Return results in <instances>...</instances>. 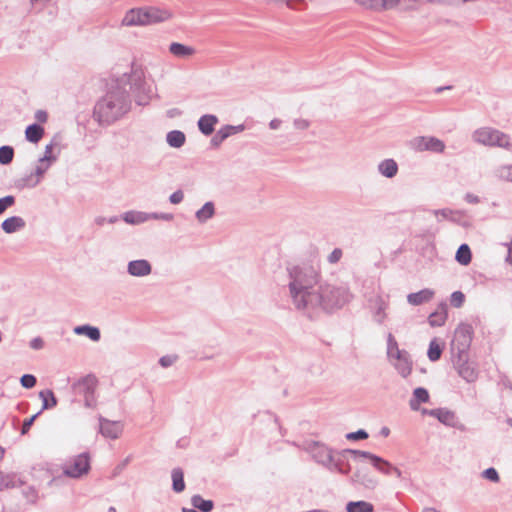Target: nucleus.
<instances>
[{
  "label": "nucleus",
  "instance_id": "nucleus-1",
  "mask_svg": "<svg viewBox=\"0 0 512 512\" xmlns=\"http://www.w3.org/2000/svg\"><path fill=\"white\" fill-rule=\"evenodd\" d=\"M289 296L294 307L313 317L342 308L353 297L346 285H333L321 280L318 267L301 264L287 267Z\"/></svg>",
  "mask_w": 512,
  "mask_h": 512
},
{
  "label": "nucleus",
  "instance_id": "nucleus-2",
  "mask_svg": "<svg viewBox=\"0 0 512 512\" xmlns=\"http://www.w3.org/2000/svg\"><path fill=\"white\" fill-rule=\"evenodd\" d=\"M115 74L121 75L107 83V93L98 103V124H112L130 109V95L138 105H146L151 97V87L145 81L142 64L132 61L129 72L121 73L119 67Z\"/></svg>",
  "mask_w": 512,
  "mask_h": 512
},
{
  "label": "nucleus",
  "instance_id": "nucleus-3",
  "mask_svg": "<svg viewBox=\"0 0 512 512\" xmlns=\"http://www.w3.org/2000/svg\"><path fill=\"white\" fill-rule=\"evenodd\" d=\"M170 16L168 10L155 7L133 8L125 14L122 24L125 26L148 25L165 21Z\"/></svg>",
  "mask_w": 512,
  "mask_h": 512
},
{
  "label": "nucleus",
  "instance_id": "nucleus-4",
  "mask_svg": "<svg viewBox=\"0 0 512 512\" xmlns=\"http://www.w3.org/2000/svg\"><path fill=\"white\" fill-rule=\"evenodd\" d=\"M350 456L354 457V459H365L367 456V451L349 448L342 450L334 449L332 459L328 465L327 470L331 473H338L344 476H348L351 472V465L349 462Z\"/></svg>",
  "mask_w": 512,
  "mask_h": 512
},
{
  "label": "nucleus",
  "instance_id": "nucleus-5",
  "mask_svg": "<svg viewBox=\"0 0 512 512\" xmlns=\"http://www.w3.org/2000/svg\"><path fill=\"white\" fill-rule=\"evenodd\" d=\"M473 327L467 323H461L454 332V339L452 341V351L454 356L468 355L472 338Z\"/></svg>",
  "mask_w": 512,
  "mask_h": 512
},
{
  "label": "nucleus",
  "instance_id": "nucleus-6",
  "mask_svg": "<svg viewBox=\"0 0 512 512\" xmlns=\"http://www.w3.org/2000/svg\"><path fill=\"white\" fill-rule=\"evenodd\" d=\"M472 138L485 146L507 148L510 145L509 136L500 130H474Z\"/></svg>",
  "mask_w": 512,
  "mask_h": 512
},
{
  "label": "nucleus",
  "instance_id": "nucleus-7",
  "mask_svg": "<svg viewBox=\"0 0 512 512\" xmlns=\"http://www.w3.org/2000/svg\"><path fill=\"white\" fill-rule=\"evenodd\" d=\"M90 469L89 456L82 453L67 460L62 465V473L64 476L77 479L87 474Z\"/></svg>",
  "mask_w": 512,
  "mask_h": 512
},
{
  "label": "nucleus",
  "instance_id": "nucleus-8",
  "mask_svg": "<svg viewBox=\"0 0 512 512\" xmlns=\"http://www.w3.org/2000/svg\"><path fill=\"white\" fill-rule=\"evenodd\" d=\"M311 458L319 465L328 468V465L332 459L334 449L319 441H308L303 446Z\"/></svg>",
  "mask_w": 512,
  "mask_h": 512
},
{
  "label": "nucleus",
  "instance_id": "nucleus-9",
  "mask_svg": "<svg viewBox=\"0 0 512 512\" xmlns=\"http://www.w3.org/2000/svg\"><path fill=\"white\" fill-rule=\"evenodd\" d=\"M74 391L77 395L84 397L87 407L95 406L96 377L89 374L74 384Z\"/></svg>",
  "mask_w": 512,
  "mask_h": 512
},
{
  "label": "nucleus",
  "instance_id": "nucleus-10",
  "mask_svg": "<svg viewBox=\"0 0 512 512\" xmlns=\"http://www.w3.org/2000/svg\"><path fill=\"white\" fill-rule=\"evenodd\" d=\"M350 482L355 486H361L366 490H374L379 485V480L364 466H359L350 475Z\"/></svg>",
  "mask_w": 512,
  "mask_h": 512
},
{
  "label": "nucleus",
  "instance_id": "nucleus-11",
  "mask_svg": "<svg viewBox=\"0 0 512 512\" xmlns=\"http://www.w3.org/2000/svg\"><path fill=\"white\" fill-rule=\"evenodd\" d=\"M124 431V423L122 421H113L104 417H98V433L105 439H118Z\"/></svg>",
  "mask_w": 512,
  "mask_h": 512
},
{
  "label": "nucleus",
  "instance_id": "nucleus-12",
  "mask_svg": "<svg viewBox=\"0 0 512 512\" xmlns=\"http://www.w3.org/2000/svg\"><path fill=\"white\" fill-rule=\"evenodd\" d=\"M453 363L459 376L462 377L466 382L472 383L477 380L478 372L475 367H473L468 362V355L454 356Z\"/></svg>",
  "mask_w": 512,
  "mask_h": 512
},
{
  "label": "nucleus",
  "instance_id": "nucleus-13",
  "mask_svg": "<svg viewBox=\"0 0 512 512\" xmlns=\"http://www.w3.org/2000/svg\"><path fill=\"white\" fill-rule=\"evenodd\" d=\"M412 146L419 151L427 150L432 152H442L445 148V145L441 140L435 137L426 136L416 137L412 141Z\"/></svg>",
  "mask_w": 512,
  "mask_h": 512
},
{
  "label": "nucleus",
  "instance_id": "nucleus-14",
  "mask_svg": "<svg viewBox=\"0 0 512 512\" xmlns=\"http://www.w3.org/2000/svg\"><path fill=\"white\" fill-rule=\"evenodd\" d=\"M127 272L134 277H144L152 272V266L148 260H132L127 265Z\"/></svg>",
  "mask_w": 512,
  "mask_h": 512
},
{
  "label": "nucleus",
  "instance_id": "nucleus-15",
  "mask_svg": "<svg viewBox=\"0 0 512 512\" xmlns=\"http://www.w3.org/2000/svg\"><path fill=\"white\" fill-rule=\"evenodd\" d=\"M431 417L436 418L440 423L448 427L459 428L456 414L446 408H436L430 413Z\"/></svg>",
  "mask_w": 512,
  "mask_h": 512
},
{
  "label": "nucleus",
  "instance_id": "nucleus-16",
  "mask_svg": "<svg viewBox=\"0 0 512 512\" xmlns=\"http://www.w3.org/2000/svg\"><path fill=\"white\" fill-rule=\"evenodd\" d=\"M365 459H368L372 466L380 473L387 476L392 475V469L394 465H392L389 461L385 460L384 458L367 451V456L365 457Z\"/></svg>",
  "mask_w": 512,
  "mask_h": 512
},
{
  "label": "nucleus",
  "instance_id": "nucleus-17",
  "mask_svg": "<svg viewBox=\"0 0 512 512\" xmlns=\"http://www.w3.org/2000/svg\"><path fill=\"white\" fill-rule=\"evenodd\" d=\"M429 392L424 387H417L414 389L411 399L409 400V407L413 411L420 410L422 403L429 402Z\"/></svg>",
  "mask_w": 512,
  "mask_h": 512
},
{
  "label": "nucleus",
  "instance_id": "nucleus-18",
  "mask_svg": "<svg viewBox=\"0 0 512 512\" xmlns=\"http://www.w3.org/2000/svg\"><path fill=\"white\" fill-rule=\"evenodd\" d=\"M434 294L435 293L432 289L425 288L418 292L408 294L407 302L410 305L419 306L429 302L433 298Z\"/></svg>",
  "mask_w": 512,
  "mask_h": 512
},
{
  "label": "nucleus",
  "instance_id": "nucleus-19",
  "mask_svg": "<svg viewBox=\"0 0 512 512\" xmlns=\"http://www.w3.org/2000/svg\"><path fill=\"white\" fill-rule=\"evenodd\" d=\"M26 223L24 219L20 216H12L7 219H5L2 224L1 228L3 231L7 234L14 233L18 230H21L25 227Z\"/></svg>",
  "mask_w": 512,
  "mask_h": 512
},
{
  "label": "nucleus",
  "instance_id": "nucleus-20",
  "mask_svg": "<svg viewBox=\"0 0 512 512\" xmlns=\"http://www.w3.org/2000/svg\"><path fill=\"white\" fill-rule=\"evenodd\" d=\"M378 172L386 178H393L398 173V164L394 159H385L378 164Z\"/></svg>",
  "mask_w": 512,
  "mask_h": 512
},
{
  "label": "nucleus",
  "instance_id": "nucleus-21",
  "mask_svg": "<svg viewBox=\"0 0 512 512\" xmlns=\"http://www.w3.org/2000/svg\"><path fill=\"white\" fill-rule=\"evenodd\" d=\"M392 365L403 378H407L412 372V360L410 354L404 355V357L399 358L397 361H393Z\"/></svg>",
  "mask_w": 512,
  "mask_h": 512
},
{
  "label": "nucleus",
  "instance_id": "nucleus-22",
  "mask_svg": "<svg viewBox=\"0 0 512 512\" xmlns=\"http://www.w3.org/2000/svg\"><path fill=\"white\" fill-rule=\"evenodd\" d=\"M169 51L173 56L182 59L189 58L195 54V49L193 47L186 46L177 42L171 43Z\"/></svg>",
  "mask_w": 512,
  "mask_h": 512
},
{
  "label": "nucleus",
  "instance_id": "nucleus-23",
  "mask_svg": "<svg viewBox=\"0 0 512 512\" xmlns=\"http://www.w3.org/2000/svg\"><path fill=\"white\" fill-rule=\"evenodd\" d=\"M172 490L175 493H181L185 490L184 471L180 467L173 468L171 471Z\"/></svg>",
  "mask_w": 512,
  "mask_h": 512
},
{
  "label": "nucleus",
  "instance_id": "nucleus-24",
  "mask_svg": "<svg viewBox=\"0 0 512 512\" xmlns=\"http://www.w3.org/2000/svg\"><path fill=\"white\" fill-rule=\"evenodd\" d=\"M23 482L15 473H4L0 471V491L22 485Z\"/></svg>",
  "mask_w": 512,
  "mask_h": 512
},
{
  "label": "nucleus",
  "instance_id": "nucleus-25",
  "mask_svg": "<svg viewBox=\"0 0 512 512\" xmlns=\"http://www.w3.org/2000/svg\"><path fill=\"white\" fill-rule=\"evenodd\" d=\"M215 215V205L213 202H206L199 210L195 213V218L201 224L206 223Z\"/></svg>",
  "mask_w": 512,
  "mask_h": 512
},
{
  "label": "nucleus",
  "instance_id": "nucleus-26",
  "mask_svg": "<svg viewBox=\"0 0 512 512\" xmlns=\"http://www.w3.org/2000/svg\"><path fill=\"white\" fill-rule=\"evenodd\" d=\"M191 505L200 512H211L214 509V502L204 499L201 495L195 494L190 499Z\"/></svg>",
  "mask_w": 512,
  "mask_h": 512
},
{
  "label": "nucleus",
  "instance_id": "nucleus-27",
  "mask_svg": "<svg viewBox=\"0 0 512 512\" xmlns=\"http://www.w3.org/2000/svg\"><path fill=\"white\" fill-rule=\"evenodd\" d=\"M122 218L130 225H139L148 221L147 212L142 211H127Z\"/></svg>",
  "mask_w": 512,
  "mask_h": 512
},
{
  "label": "nucleus",
  "instance_id": "nucleus-28",
  "mask_svg": "<svg viewBox=\"0 0 512 512\" xmlns=\"http://www.w3.org/2000/svg\"><path fill=\"white\" fill-rule=\"evenodd\" d=\"M345 510L346 512H374V505L364 500L350 501L346 504Z\"/></svg>",
  "mask_w": 512,
  "mask_h": 512
},
{
  "label": "nucleus",
  "instance_id": "nucleus-29",
  "mask_svg": "<svg viewBox=\"0 0 512 512\" xmlns=\"http://www.w3.org/2000/svg\"><path fill=\"white\" fill-rule=\"evenodd\" d=\"M56 160V157L53 155H44L38 160V163L35 167V175H37L41 180L46 173V171L50 168L51 164Z\"/></svg>",
  "mask_w": 512,
  "mask_h": 512
},
{
  "label": "nucleus",
  "instance_id": "nucleus-30",
  "mask_svg": "<svg viewBox=\"0 0 512 512\" xmlns=\"http://www.w3.org/2000/svg\"><path fill=\"white\" fill-rule=\"evenodd\" d=\"M493 175L500 181L512 182V165L502 164L495 167Z\"/></svg>",
  "mask_w": 512,
  "mask_h": 512
},
{
  "label": "nucleus",
  "instance_id": "nucleus-31",
  "mask_svg": "<svg viewBox=\"0 0 512 512\" xmlns=\"http://www.w3.org/2000/svg\"><path fill=\"white\" fill-rule=\"evenodd\" d=\"M447 319V305H441V311H435L430 314L428 321L432 327H440L442 326Z\"/></svg>",
  "mask_w": 512,
  "mask_h": 512
},
{
  "label": "nucleus",
  "instance_id": "nucleus-32",
  "mask_svg": "<svg viewBox=\"0 0 512 512\" xmlns=\"http://www.w3.org/2000/svg\"><path fill=\"white\" fill-rule=\"evenodd\" d=\"M185 140V134L181 130H171L166 136L167 143L173 148H180Z\"/></svg>",
  "mask_w": 512,
  "mask_h": 512
},
{
  "label": "nucleus",
  "instance_id": "nucleus-33",
  "mask_svg": "<svg viewBox=\"0 0 512 512\" xmlns=\"http://www.w3.org/2000/svg\"><path fill=\"white\" fill-rule=\"evenodd\" d=\"M41 182V179L35 175L34 172L26 175L16 181V186L19 189L34 188Z\"/></svg>",
  "mask_w": 512,
  "mask_h": 512
},
{
  "label": "nucleus",
  "instance_id": "nucleus-34",
  "mask_svg": "<svg viewBox=\"0 0 512 512\" xmlns=\"http://www.w3.org/2000/svg\"><path fill=\"white\" fill-rule=\"evenodd\" d=\"M471 250L467 244H461L456 252L455 259L462 265H468L471 262Z\"/></svg>",
  "mask_w": 512,
  "mask_h": 512
},
{
  "label": "nucleus",
  "instance_id": "nucleus-35",
  "mask_svg": "<svg viewBox=\"0 0 512 512\" xmlns=\"http://www.w3.org/2000/svg\"><path fill=\"white\" fill-rule=\"evenodd\" d=\"M39 397L42 399V410L53 408L57 405V399L52 390H44L39 392Z\"/></svg>",
  "mask_w": 512,
  "mask_h": 512
},
{
  "label": "nucleus",
  "instance_id": "nucleus-36",
  "mask_svg": "<svg viewBox=\"0 0 512 512\" xmlns=\"http://www.w3.org/2000/svg\"><path fill=\"white\" fill-rule=\"evenodd\" d=\"M239 130H218L216 134L212 136L211 146L217 148L225 139Z\"/></svg>",
  "mask_w": 512,
  "mask_h": 512
},
{
  "label": "nucleus",
  "instance_id": "nucleus-37",
  "mask_svg": "<svg viewBox=\"0 0 512 512\" xmlns=\"http://www.w3.org/2000/svg\"><path fill=\"white\" fill-rule=\"evenodd\" d=\"M73 332L77 335H85L92 341H96V327L90 325H80L73 329Z\"/></svg>",
  "mask_w": 512,
  "mask_h": 512
},
{
  "label": "nucleus",
  "instance_id": "nucleus-38",
  "mask_svg": "<svg viewBox=\"0 0 512 512\" xmlns=\"http://www.w3.org/2000/svg\"><path fill=\"white\" fill-rule=\"evenodd\" d=\"M441 354H442V348L436 342V340H432L429 344V348H428V352H427L428 358L431 361L435 362L440 359Z\"/></svg>",
  "mask_w": 512,
  "mask_h": 512
},
{
  "label": "nucleus",
  "instance_id": "nucleus-39",
  "mask_svg": "<svg viewBox=\"0 0 512 512\" xmlns=\"http://www.w3.org/2000/svg\"><path fill=\"white\" fill-rule=\"evenodd\" d=\"M14 150L11 146L0 147V164L7 165L12 162Z\"/></svg>",
  "mask_w": 512,
  "mask_h": 512
},
{
  "label": "nucleus",
  "instance_id": "nucleus-40",
  "mask_svg": "<svg viewBox=\"0 0 512 512\" xmlns=\"http://www.w3.org/2000/svg\"><path fill=\"white\" fill-rule=\"evenodd\" d=\"M218 124V118L215 115L207 114L198 121V128H214Z\"/></svg>",
  "mask_w": 512,
  "mask_h": 512
},
{
  "label": "nucleus",
  "instance_id": "nucleus-41",
  "mask_svg": "<svg viewBox=\"0 0 512 512\" xmlns=\"http://www.w3.org/2000/svg\"><path fill=\"white\" fill-rule=\"evenodd\" d=\"M35 119L37 122L33 123V124H29L26 128H41L40 124L46 123V121L48 119V114L44 110H38L35 113Z\"/></svg>",
  "mask_w": 512,
  "mask_h": 512
},
{
  "label": "nucleus",
  "instance_id": "nucleus-42",
  "mask_svg": "<svg viewBox=\"0 0 512 512\" xmlns=\"http://www.w3.org/2000/svg\"><path fill=\"white\" fill-rule=\"evenodd\" d=\"M147 217H148V221L149 220L172 221L174 219V215L172 213H164V212L147 213Z\"/></svg>",
  "mask_w": 512,
  "mask_h": 512
},
{
  "label": "nucleus",
  "instance_id": "nucleus-43",
  "mask_svg": "<svg viewBox=\"0 0 512 512\" xmlns=\"http://www.w3.org/2000/svg\"><path fill=\"white\" fill-rule=\"evenodd\" d=\"M177 360H178V355L168 354V355H164V356L160 357L159 364L163 368H168V367H171L172 365H174L177 362Z\"/></svg>",
  "mask_w": 512,
  "mask_h": 512
},
{
  "label": "nucleus",
  "instance_id": "nucleus-44",
  "mask_svg": "<svg viewBox=\"0 0 512 512\" xmlns=\"http://www.w3.org/2000/svg\"><path fill=\"white\" fill-rule=\"evenodd\" d=\"M465 301V295L461 291H455L451 294V305L460 308Z\"/></svg>",
  "mask_w": 512,
  "mask_h": 512
},
{
  "label": "nucleus",
  "instance_id": "nucleus-45",
  "mask_svg": "<svg viewBox=\"0 0 512 512\" xmlns=\"http://www.w3.org/2000/svg\"><path fill=\"white\" fill-rule=\"evenodd\" d=\"M45 130H25L26 138L28 141L37 143L44 136Z\"/></svg>",
  "mask_w": 512,
  "mask_h": 512
},
{
  "label": "nucleus",
  "instance_id": "nucleus-46",
  "mask_svg": "<svg viewBox=\"0 0 512 512\" xmlns=\"http://www.w3.org/2000/svg\"><path fill=\"white\" fill-rule=\"evenodd\" d=\"M36 377L32 374H24L20 378L21 385L26 389H31L36 385Z\"/></svg>",
  "mask_w": 512,
  "mask_h": 512
},
{
  "label": "nucleus",
  "instance_id": "nucleus-47",
  "mask_svg": "<svg viewBox=\"0 0 512 512\" xmlns=\"http://www.w3.org/2000/svg\"><path fill=\"white\" fill-rule=\"evenodd\" d=\"M369 437L368 433L364 429H359L355 432L346 434V439L351 441L364 440Z\"/></svg>",
  "mask_w": 512,
  "mask_h": 512
},
{
  "label": "nucleus",
  "instance_id": "nucleus-48",
  "mask_svg": "<svg viewBox=\"0 0 512 512\" xmlns=\"http://www.w3.org/2000/svg\"><path fill=\"white\" fill-rule=\"evenodd\" d=\"M15 203V197L12 195H7L3 198H0V215L3 214L9 207L13 206Z\"/></svg>",
  "mask_w": 512,
  "mask_h": 512
},
{
  "label": "nucleus",
  "instance_id": "nucleus-49",
  "mask_svg": "<svg viewBox=\"0 0 512 512\" xmlns=\"http://www.w3.org/2000/svg\"><path fill=\"white\" fill-rule=\"evenodd\" d=\"M356 2L365 8L380 10L382 0H356Z\"/></svg>",
  "mask_w": 512,
  "mask_h": 512
},
{
  "label": "nucleus",
  "instance_id": "nucleus-50",
  "mask_svg": "<svg viewBox=\"0 0 512 512\" xmlns=\"http://www.w3.org/2000/svg\"><path fill=\"white\" fill-rule=\"evenodd\" d=\"M482 476L492 482H498L500 480L497 470L493 467L487 468L483 471Z\"/></svg>",
  "mask_w": 512,
  "mask_h": 512
},
{
  "label": "nucleus",
  "instance_id": "nucleus-51",
  "mask_svg": "<svg viewBox=\"0 0 512 512\" xmlns=\"http://www.w3.org/2000/svg\"><path fill=\"white\" fill-rule=\"evenodd\" d=\"M399 349L395 337L389 333L387 336V355L392 354Z\"/></svg>",
  "mask_w": 512,
  "mask_h": 512
},
{
  "label": "nucleus",
  "instance_id": "nucleus-52",
  "mask_svg": "<svg viewBox=\"0 0 512 512\" xmlns=\"http://www.w3.org/2000/svg\"><path fill=\"white\" fill-rule=\"evenodd\" d=\"M40 413H41V411L34 414L33 416H31L30 418H28L24 421L22 428H21L22 435H25L28 433L29 429L31 428L32 424L34 423L35 419L39 416Z\"/></svg>",
  "mask_w": 512,
  "mask_h": 512
},
{
  "label": "nucleus",
  "instance_id": "nucleus-53",
  "mask_svg": "<svg viewBox=\"0 0 512 512\" xmlns=\"http://www.w3.org/2000/svg\"><path fill=\"white\" fill-rule=\"evenodd\" d=\"M287 6L293 10H303L307 7L304 0H287Z\"/></svg>",
  "mask_w": 512,
  "mask_h": 512
},
{
  "label": "nucleus",
  "instance_id": "nucleus-54",
  "mask_svg": "<svg viewBox=\"0 0 512 512\" xmlns=\"http://www.w3.org/2000/svg\"><path fill=\"white\" fill-rule=\"evenodd\" d=\"M183 199H184V193L182 190H177L169 196L170 203L174 204V205L181 203L183 201Z\"/></svg>",
  "mask_w": 512,
  "mask_h": 512
},
{
  "label": "nucleus",
  "instance_id": "nucleus-55",
  "mask_svg": "<svg viewBox=\"0 0 512 512\" xmlns=\"http://www.w3.org/2000/svg\"><path fill=\"white\" fill-rule=\"evenodd\" d=\"M342 257V250L335 248L328 256V262L331 264L337 263Z\"/></svg>",
  "mask_w": 512,
  "mask_h": 512
},
{
  "label": "nucleus",
  "instance_id": "nucleus-56",
  "mask_svg": "<svg viewBox=\"0 0 512 512\" xmlns=\"http://www.w3.org/2000/svg\"><path fill=\"white\" fill-rule=\"evenodd\" d=\"M453 213L454 211L449 208L433 210V214L437 217L440 216L442 219H450Z\"/></svg>",
  "mask_w": 512,
  "mask_h": 512
},
{
  "label": "nucleus",
  "instance_id": "nucleus-57",
  "mask_svg": "<svg viewBox=\"0 0 512 512\" xmlns=\"http://www.w3.org/2000/svg\"><path fill=\"white\" fill-rule=\"evenodd\" d=\"M407 354H409V353L406 350L398 349L394 353L388 354L387 357H388L389 361L392 363L393 361H397L399 358H402V357H404V355H407Z\"/></svg>",
  "mask_w": 512,
  "mask_h": 512
},
{
  "label": "nucleus",
  "instance_id": "nucleus-58",
  "mask_svg": "<svg viewBox=\"0 0 512 512\" xmlns=\"http://www.w3.org/2000/svg\"><path fill=\"white\" fill-rule=\"evenodd\" d=\"M464 200H465L467 203H469V204H478V203H480V202H481V199H480V197H479V196H477V195H475V194H473V193H470V192H468V193H466V194L464 195Z\"/></svg>",
  "mask_w": 512,
  "mask_h": 512
},
{
  "label": "nucleus",
  "instance_id": "nucleus-59",
  "mask_svg": "<svg viewBox=\"0 0 512 512\" xmlns=\"http://www.w3.org/2000/svg\"><path fill=\"white\" fill-rule=\"evenodd\" d=\"M30 347L34 350H40L44 347V341L40 337H36L30 341Z\"/></svg>",
  "mask_w": 512,
  "mask_h": 512
},
{
  "label": "nucleus",
  "instance_id": "nucleus-60",
  "mask_svg": "<svg viewBox=\"0 0 512 512\" xmlns=\"http://www.w3.org/2000/svg\"><path fill=\"white\" fill-rule=\"evenodd\" d=\"M385 308L383 305H380L377 310H376V313H375V317H376V321L378 323H383L385 317H386V314L384 312Z\"/></svg>",
  "mask_w": 512,
  "mask_h": 512
},
{
  "label": "nucleus",
  "instance_id": "nucleus-61",
  "mask_svg": "<svg viewBox=\"0 0 512 512\" xmlns=\"http://www.w3.org/2000/svg\"><path fill=\"white\" fill-rule=\"evenodd\" d=\"M400 0H382L381 9H391L394 8Z\"/></svg>",
  "mask_w": 512,
  "mask_h": 512
},
{
  "label": "nucleus",
  "instance_id": "nucleus-62",
  "mask_svg": "<svg viewBox=\"0 0 512 512\" xmlns=\"http://www.w3.org/2000/svg\"><path fill=\"white\" fill-rule=\"evenodd\" d=\"M131 456L126 457L115 469V474L120 473L130 462Z\"/></svg>",
  "mask_w": 512,
  "mask_h": 512
},
{
  "label": "nucleus",
  "instance_id": "nucleus-63",
  "mask_svg": "<svg viewBox=\"0 0 512 512\" xmlns=\"http://www.w3.org/2000/svg\"><path fill=\"white\" fill-rule=\"evenodd\" d=\"M181 114H182V112L177 108H173V109H170L167 111V117H169V118L177 117V116H180Z\"/></svg>",
  "mask_w": 512,
  "mask_h": 512
},
{
  "label": "nucleus",
  "instance_id": "nucleus-64",
  "mask_svg": "<svg viewBox=\"0 0 512 512\" xmlns=\"http://www.w3.org/2000/svg\"><path fill=\"white\" fill-rule=\"evenodd\" d=\"M281 124H282L281 120H279V119H273V120L270 122V127H269V128H278Z\"/></svg>",
  "mask_w": 512,
  "mask_h": 512
}]
</instances>
